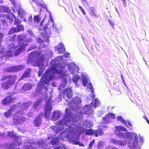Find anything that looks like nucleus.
I'll list each match as a JSON object with an SVG mask.
<instances>
[{
    "mask_svg": "<svg viewBox=\"0 0 149 149\" xmlns=\"http://www.w3.org/2000/svg\"><path fill=\"white\" fill-rule=\"evenodd\" d=\"M54 73L60 74L63 77L68 76L65 67L60 63H55L52 65L51 69L47 70L43 74L40 82L41 88L43 87L54 78Z\"/></svg>",
    "mask_w": 149,
    "mask_h": 149,
    "instance_id": "nucleus-1",
    "label": "nucleus"
},
{
    "mask_svg": "<svg viewBox=\"0 0 149 149\" xmlns=\"http://www.w3.org/2000/svg\"><path fill=\"white\" fill-rule=\"evenodd\" d=\"M17 79V76L15 74H9L3 76L1 79V81L8 80L1 83V87L6 90L8 89L11 86L15 84Z\"/></svg>",
    "mask_w": 149,
    "mask_h": 149,
    "instance_id": "nucleus-2",
    "label": "nucleus"
},
{
    "mask_svg": "<svg viewBox=\"0 0 149 149\" xmlns=\"http://www.w3.org/2000/svg\"><path fill=\"white\" fill-rule=\"evenodd\" d=\"M65 112V115L63 118L57 122L56 124L57 125H63L70 121L72 117V112L69 111L68 108L66 109Z\"/></svg>",
    "mask_w": 149,
    "mask_h": 149,
    "instance_id": "nucleus-3",
    "label": "nucleus"
},
{
    "mask_svg": "<svg viewBox=\"0 0 149 149\" xmlns=\"http://www.w3.org/2000/svg\"><path fill=\"white\" fill-rule=\"evenodd\" d=\"M78 124V122L77 120H74L73 121V123L72 124V126H69V133L70 135L72 136H75L78 134L80 127L77 125Z\"/></svg>",
    "mask_w": 149,
    "mask_h": 149,
    "instance_id": "nucleus-4",
    "label": "nucleus"
},
{
    "mask_svg": "<svg viewBox=\"0 0 149 149\" xmlns=\"http://www.w3.org/2000/svg\"><path fill=\"white\" fill-rule=\"evenodd\" d=\"M26 120V118L21 114H16L14 115L13 121L14 124L18 125L24 122Z\"/></svg>",
    "mask_w": 149,
    "mask_h": 149,
    "instance_id": "nucleus-5",
    "label": "nucleus"
},
{
    "mask_svg": "<svg viewBox=\"0 0 149 149\" xmlns=\"http://www.w3.org/2000/svg\"><path fill=\"white\" fill-rule=\"evenodd\" d=\"M115 115L112 113H109L106 114L102 118V122L105 124H108L111 122V118L112 119L115 118Z\"/></svg>",
    "mask_w": 149,
    "mask_h": 149,
    "instance_id": "nucleus-6",
    "label": "nucleus"
},
{
    "mask_svg": "<svg viewBox=\"0 0 149 149\" xmlns=\"http://www.w3.org/2000/svg\"><path fill=\"white\" fill-rule=\"evenodd\" d=\"M43 113H42L39 114L38 116L36 117L35 119L33 121V124L35 127H39L42 123V117Z\"/></svg>",
    "mask_w": 149,
    "mask_h": 149,
    "instance_id": "nucleus-7",
    "label": "nucleus"
},
{
    "mask_svg": "<svg viewBox=\"0 0 149 149\" xmlns=\"http://www.w3.org/2000/svg\"><path fill=\"white\" fill-rule=\"evenodd\" d=\"M63 97L64 99L67 101L66 97L68 99L72 98V91L70 88H67L63 91Z\"/></svg>",
    "mask_w": 149,
    "mask_h": 149,
    "instance_id": "nucleus-8",
    "label": "nucleus"
},
{
    "mask_svg": "<svg viewBox=\"0 0 149 149\" xmlns=\"http://www.w3.org/2000/svg\"><path fill=\"white\" fill-rule=\"evenodd\" d=\"M52 107L51 104H47L44 108L45 117V118H48L50 116Z\"/></svg>",
    "mask_w": 149,
    "mask_h": 149,
    "instance_id": "nucleus-9",
    "label": "nucleus"
},
{
    "mask_svg": "<svg viewBox=\"0 0 149 149\" xmlns=\"http://www.w3.org/2000/svg\"><path fill=\"white\" fill-rule=\"evenodd\" d=\"M25 68L24 65H19L16 66H13L10 67L8 69V71L9 72H18L23 70Z\"/></svg>",
    "mask_w": 149,
    "mask_h": 149,
    "instance_id": "nucleus-10",
    "label": "nucleus"
},
{
    "mask_svg": "<svg viewBox=\"0 0 149 149\" xmlns=\"http://www.w3.org/2000/svg\"><path fill=\"white\" fill-rule=\"evenodd\" d=\"M19 48L15 50L14 56H17L19 55L21 52L24 51L25 50V48L28 45L27 43H24L23 42L21 44H19Z\"/></svg>",
    "mask_w": 149,
    "mask_h": 149,
    "instance_id": "nucleus-11",
    "label": "nucleus"
},
{
    "mask_svg": "<svg viewBox=\"0 0 149 149\" xmlns=\"http://www.w3.org/2000/svg\"><path fill=\"white\" fill-rule=\"evenodd\" d=\"M14 100L11 95H8L2 100L1 102L4 105L10 104L13 102Z\"/></svg>",
    "mask_w": 149,
    "mask_h": 149,
    "instance_id": "nucleus-12",
    "label": "nucleus"
},
{
    "mask_svg": "<svg viewBox=\"0 0 149 149\" xmlns=\"http://www.w3.org/2000/svg\"><path fill=\"white\" fill-rule=\"evenodd\" d=\"M41 54L40 52H33L30 53L29 55V57L31 60L34 61V60H36L38 58V57Z\"/></svg>",
    "mask_w": 149,
    "mask_h": 149,
    "instance_id": "nucleus-13",
    "label": "nucleus"
},
{
    "mask_svg": "<svg viewBox=\"0 0 149 149\" xmlns=\"http://www.w3.org/2000/svg\"><path fill=\"white\" fill-rule=\"evenodd\" d=\"M32 86L29 83H25L22 87L21 90L22 92H24L30 90L32 88Z\"/></svg>",
    "mask_w": 149,
    "mask_h": 149,
    "instance_id": "nucleus-14",
    "label": "nucleus"
},
{
    "mask_svg": "<svg viewBox=\"0 0 149 149\" xmlns=\"http://www.w3.org/2000/svg\"><path fill=\"white\" fill-rule=\"evenodd\" d=\"M111 142L113 143L116 144L118 145L124 146L126 144V141L123 140H117L114 139H111Z\"/></svg>",
    "mask_w": 149,
    "mask_h": 149,
    "instance_id": "nucleus-15",
    "label": "nucleus"
},
{
    "mask_svg": "<svg viewBox=\"0 0 149 149\" xmlns=\"http://www.w3.org/2000/svg\"><path fill=\"white\" fill-rule=\"evenodd\" d=\"M31 70L29 69L28 71H25L22 76L19 79L18 81H20L24 79L30 77L31 75Z\"/></svg>",
    "mask_w": 149,
    "mask_h": 149,
    "instance_id": "nucleus-16",
    "label": "nucleus"
},
{
    "mask_svg": "<svg viewBox=\"0 0 149 149\" xmlns=\"http://www.w3.org/2000/svg\"><path fill=\"white\" fill-rule=\"evenodd\" d=\"M40 57H38V59L36 61V63L38 66H40L41 64L44 61L45 59V56L44 54H40Z\"/></svg>",
    "mask_w": 149,
    "mask_h": 149,
    "instance_id": "nucleus-17",
    "label": "nucleus"
},
{
    "mask_svg": "<svg viewBox=\"0 0 149 149\" xmlns=\"http://www.w3.org/2000/svg\"><path fill=\"white\" fill-rule=\"evenodd\" d=\"M103 131L101 128H98L95 130H94V134L96 137H97L98 136H100L103 135Z\"/></svg>",
    "mask_w": 149,
    "mask_h": 149,
    "instance_id": "nucleus-18",
    "label": "nucleus"
},
{
    "mask_svg": "<svg viewBox=\"0 0 149 149\" xmlns=\"http://www.w3.org/2000/svg\"><path fill=\"white\" fill-rule=\"evenodd\" d=\"M61 45L59 47L57 48V50L59 51V53H63L65 51V49L63 45L61 43H59Z\"/></svg>",
    "mask_w": 149,
    "mask_h": 149,
    "instance_id": "nucleus-19",
    "label": "nucleus"
},
{
    "mask_svg": "<svg viewBox=\"0 0 149 149\" xmlns=\"http://www.w3.org/2000/svg\"><path fill=\"white\" fill-rule=\"evenodd\" d=\"M42 99H38L36 101L34 104V107L35 109H36L38 107V106L41 104Z\"/></svg>",
    "mask_w": 149,
    "mask_h": 149,
    "instance_id": "nucleus-20",
    "label": "nucleus"
},
{
    "mask_svg": "<svg viewBox=\"0 0 149 149\" xmlns=\"http://www.w3.org/2000/svg\"><path fill=\"white\" fill-rule=\"evenodd\" d=\"M91 12L90 13V14L91 16H93L95 18H97L98 16L95 13V10L94 7H91L90 8Z\"/></svg>",
    "mask_w": 149,
    "mask_h": 149,
    "instance_id": "nucleus-21",
    "label": "nucleus"
},
{
    "mask_svg": "<svg viewBox=\"0 0 149 149\" xmlns=\"http://www.w3.org/2000/svg\"><path fill=\"white\" fill-rule=\"evenodd\" d=\"M49 24V22L47 23L44 26L43 28L44 30L45 31L47 34H49L50 33L51 30L50 29H48V28L50 29V27H49L48 26Z\"/></svg>",
    "mask_w": 149,
    "mask_h": 149,
    "instance_id": "nucleus-22",
    "label": "nucleus"
},
{
    "mask_svg": "<svg viewBox=\"0 0 149 149\" xmlns=\"http://www.w3.org/2000/svg\"><path fill=\"white\" fill-rule=\"evenodd\" d=\"M14 17L15 18V16L13 15V14L11 15H10L8 16H6V19L8 22H9L10 23H11L13 21V17Z\"/></svg>",
    "mask_w": 149,
    "mask_h": 149,
    "instance_id": "nucleus-23",
    "label": "nucleus"
},
{
    "mask_svg": "<svg viewBox=\"0 0 149 149\" xmlns=\"http://www.w3.org/2000/svg\"><path fill=\"white\" fill-rule=\"evenodd\" d=\"M15 27L16 28V30L17 32L21 31H23L24 30V27L22 25H17Z\"/></svg>",
    "mask_w": 149,
    "mask_h": 149,
    "instance_id": "nucleus-24",
    "label": "nucleus"
},
{
    "mask_svg": "<svg viewBox=\"0 0 149 149\" xmlns=\"http://www.w3.org/2000/svg\"><path fill=\"white\" fill-rule=\"evenodd\" d=\"M85 111L88 114H89L92 112V109L91 108V106L87 105L85 106L84 107Z\"/></svg>",
    "mask_w": 149,
    "mask_h": 149,
    "instance_id": "nucleus-25",
    "label": "nucleus"
},
{
    "mask_svg": "<svg viewBox=\"0 0 149 149\" xmlns=\"http://www.w3.org/2000/svg\"><path fill=\"white\" fill-rule=\"evenodd\" d=\"M116 130L119 132L120 131H123L124 132H127V130L123 126H117L115 127Z\"/></svg>",
    "mask_w": 149,
    "mask_h": 149,
    "instance_id": "nucleus-26",
    "label": "nucleus"
},
{
    "mask_svg": "<svg viewBox=\"0 0 149 149\" xmlns=\"http://www.w3.org/2000/svg\"><path fill=\"white\" fill-rule=\"evenodd\" d=\"M94 130L92 129H90L87 130L86 131V134L91 135L94 134Z\"/></svg>",
    "mask_w": 149,
    "mask_h": 149,
    "instance_id": "nucleus-27",
    "label": "nucleus"
},
{
    "mask_svg": "<svg viewBox=\"0 0 149 149\" xmlns=\"http://www.w3.org/2000/svg\"><path fill=\"white\" fill-rule=\"evenodd\" d=\"M125 133H122L120 132H118L117 133V136L119 137L120 138H122L123 137H124V134ZM126 136H127L128 135H129V134H131V132H127L125 133Z\"/></svg>",
    "mask_w": 149,
    "mask_h": 149,
    "instance_id": "nucleus-28",
    "label": "nucleus"
},
{
    "mask_svg": "<svg viewBox=\"0 0 149 149\" xmlns=\"http://www.w3.org/2000/svg\"><path fill=\"white\" fill-rule=\"evenodd\" d=\"M34 19L35 22L37 23H39L41 19V18L40 17L39 15L34 16Z\"/></svg>",
    "mask_w": 149,
    "mask_h": 149,
    "instance_id": "nucleus-29",
    "label": "nucleus"
},
{
    "mask_svg": "<svg viewBox=\"0 0 149 149\" xmlns=\"http://www.w3.org/2000/svg\"><path fill=\"white\" fill-rule=\"evenodd\" d=\"M12 113L8 110L7 111L4 113V116L5 117L10 118L11 117Z\"/></svg>",
    "mask_w": 149,
    "mask_h": 149,
    "instance_id": "nucleus-30",
    "label": "nucleus"
},
{
    "mask_svg": "<svg viewBox=\"0 0 149 149\" xmlns=\"http://www.w3.org/2000/svg\"><path fill=\"white\" fill-rule=\"evenodd\" d=\"M15 32H17L16 30V28L12 27L9 31L8 34L9 35L12 34Z\"/></svg>",
    "mask_w": 149,
    "mask_h": 149,
    "instance_id": "nucleus-31",
    "label": "nucleus"
},
{
    "mask_svg": "<svg viewBox=\"0 0 149 149\" xmlns=\"http://www.w3.org/2000/svg\"><path fill=\"white\" fill-rule=\"evenodd\" d=\"M80 79V77L78 76H76L75 75L73 77L72 79V81L75 83L76 84L78 80Z\"/></svg>",
    "mask_w": 149,
    "mask_h": 149,
    "instance_id": "nucleus-32",
    "label": "nucleus"
},
{
    "mask_svg": "<svg viewBox=\"0 0 149 149\" xmlns=\"http://www.w3.org/2000/svg\"><path fill=\"white\" fill-rule=\"evenodd\" d=\"M21 22V20L16 18L15 17L14 19V24L15 25H17V26L20 25Z\"/></svg>",
    "mask_w": 149,
    "mask_h": 149,
    "instance_id": "nucleus-33",
    "label": "nucleus"
},
{
    "mask_svg": "<svg viewBox=\"0 0 149 149\" xmlns=\"http://www.w3.org/2000/svg\"><path fill=\"white\" fill-rule=\"evenodd\" d=\"M93 107L95 108H96L100 104L99 102L97 99H95L94 101H93Z\"/></svg>",
    "mask_w": 149,
    "mask_h": 149,
    "instance_id": "nucleus-34",
    "label": "nucleus"
},
{
    "mask_svg": "<svg viewBox=\"0 0 149 149\" xmlns=\"http://www.w3.org/2000/svg\"><path fill=\"white\" fill-rule=\"evenodd\" d=\"M58 114L56 111H54L53 112V115L52 117V119L54 120L58 119Z\"/></svg>",
    "mask_w": 149,
    "mask_h": 149,
    "instance_id": "nucleus-35",
    "label": "nucleus"
},
{
    "mask_svg": "<svg viewBox=\"0 0 149 149\" xmlns=\"http://www.w3.org/2000/svg\"><path fill=\"white\" fill-rule=\"evenodd\" d=\"M117 120L120 121L122 123L125 125L126 124V121L122 118V116H118L117 117Z\"/></svg>",
    "mask_w": 149,
    "mask_h": 149,
    "instance_id": "nucleus-36",
    "label": "nucleus"
},
{
    "mask_svg": "<svg viewBox=\"0 0 149 149\" xmlns=\"http://www.w3.org/2000/svg\"><path fill=\"white\" fill-rule=\"evenodd\" d=\"M83 85L84 86H86L87 85L88 81L87 79L85 78H83L82 79Z\"/></svg>",
    "mask_w": 149,
    "mask_h": 149,
    "instance_id": "nucleus-37",
    "label": "nucleus"
},
{
    "mask_svg": "<svg viewBox=\"0 0 149 149\" xmlns=\"http://www.w3.org/2000/svg\"><path fill=\"white\" fill-rule=\"evenodd\" d=\"M8 135L11 138H13L14 139L17 138V136L15 134H13L11 133V132H8Z\"/></svg>",
    "mask_w": 149,
    "mask_h": 149,
    "instance_id": "nucleus-38",
    "label": "nucleus"
},
{
    "mask_svg": "<svg viewBox=\"0 0 149 149\" xmlns=\"http://www.w3.org/2000/svg\"><path fill=\"white\" fill-rule=\"evenodd\" d=\"M17 41H18L19 42H22L23 40V39L22 38V35H19L17 36Z\"/></svg>",
    "mask_w": 149,
    "mask_h": 149,
    "instance_id": "nucleus-39",
    "label": "nucleus"
},
{
    "mask_svg": "<svg viewBox=\"0 0 149 149\" xmlns=\"http://www.w3.org/2000/svg\"><path fill=\"white\" fill-rule=\"evenodd\" d=\"M2 12H4L7 13L9 12V8L6 6H2Z\"/></svg>",
    "mask_w": 149,
    "mask_h": 149,
    "instance_id": "nucleus-40",
    "label": "nucleus"
},
{
    "mask_svg": "<svg viewBox=\"0 0 149 149\" xmlns=\"http://www.w3.org/2000/svg\"><path fill=\"white\" fill-rule=\"evenodd\" d=\"M32 1L37 6L40 5L41 0H32Z\"/></svg>",
    "mask_w": 149,
    "mask_h": 149,
    "instance_id": "nucleus-41",
    "label": "nucleus"
},
{
    "mask_svg": "<svg viewBox=\"0 0 149 149\" xmlns=\"http://www.w3.org/2000/svg\"><path fill=\"white\" fill-rule=\"evenodd\" d=\"M16 107V105H15L14 106H12L8 110L11 113H12V112L13 111L15 110Z\"/></svg>",
    "mask_w": 149,
    "mask_h": 149,
    "instance_id": "nucleus-42",
    "label": "nucleus"
},
{
    "mask_svg": "<svg viewBox=\"0 0 149 149\" xmlns=\"http://www.w3.org/2000/svg\"><path fill=\"white\" fill-rule=\"evenodd\" d=\"M103 142L102 141H100L97 143V148L98 149H100L101 147L103 146Z\"/></svg>",
    "mask_w": 149,
    "mask_h": 149,
    "instance_id": "nucleus-43",
    "label": "nucleus"
},
{
    "mask_svg": "<svg viewBox=\"0 0 149 149\" xmlns=\"http://www.w3.org/2000/svg\"><path fill=\"white\" fill-rule=\"evenodd\" d=\"M6 55L8 57L12 56V52L11 51H9L7 52Z\"/></svg>",
    "mask_w": 149,
    "mask_h": 149,
    "instance_id": "nucleus-44",
    "label": "nucleus"
},
{
    "mask_svg": "<svg viewBox=\"0 0 149 149\" xmlns=\"http://www.w3.org/2000/svg\"><path fill=\"white\" fill-rule=\"evenodd\" d=\"M138 139H136L134 141L133 143V146H136L138 145Z\"/></svg>",
    "mask_w": 149,
    "mask_h": 149,
    "instance_id": "nucleus-45",
    "label": "nucleus"
},
{
    "mask_svg": "<svg viewBox=\"0 0 149 149\" xmlns=\"http://www.w3.org/2000/svg\"><path fill=\"white\" fill-rule=\"evenodd\" d=\"M88 86L89 87L90 89L91 90L92 93H93L94 90L93 88L92 85L91 83H89Z\"/></svg>",
    "mask_w": 149,
    "mask_h": 149,
    "instance_id": "nucleus-46",
    "label": "nucleus"
},
{
    "mask_svg": "<svg viewBox=\"0 0 149 149\" xmlns=\"http://www.w3.org/2000/svg\"><path fill=\"white\" fill-rule=\"evenodd\" d=\"M79 8L81 10V11L82 12L83 14L85 15L86 14V13L84 10L83 8L80 6H79Z\"/></svg>",
    "mask_w": 149,
    "mask_h": 149,
    "instance_id": "nucleus-47",
    "label": "nucleus"
},
{
    "mask_svg": "<svg viewBox=\"0 0 149 149\" xmlns=\"http://www.w3.org/2000/svg\"><path fill=\"white\" fill-rule=\"evenodd\" d=\"M37 48V46L36 45H33L31 46L28 49V51H30L32 49H34Z\"/></svg>",
    "mask_w": 149,
    "mask_h": 149,
    "instance_id": "nucleus-48",
    "label": "nucleus"
},
{
    "mask_svg": "<svg viewBox=\"0 0 149 149\" xmlns=\"http://www.w3.org/2000/svg\"><path fill=\"white\" fill-rule=\"evenodd\" d=\"M95 141V140H92V141H91L90 143H89V146H88L89 148H92V146L93 145V144L94 143Z\"/></svg>",
    "mask_w": 149,
    "mask_h": 149,
    "instance_id": "nucleus-49",
    "label": "nucleus"
},
{
    "mask_svg": "<svg viewBox=\"0 0 149 149\" xmlns=\"http://www.w3.org/2000/svg\"><path fill=\"white\" fill-rule=\"evenodd\" d=\"M51 143L52 145H55L57 143L55 139H53L51 141Z\"/></svg>",
    "mask_w": 149,
    "mask_h": 149,
    "instance_id": "nucleus-50",
    "label": "nucleus"
},
{
    "mask_svg": "<svg viewBox=\"0 0 149 149\" xmlns=\"http://www.w3.org/2000/svg\"><path fill=\"white\" fill-rule=\"evenodd\" d=\"M108 22H109V23H110V24H111V26H112V27L113 28H114V23L113 22H112V21L111 20H110V19H109L108 21Z\"/></svg>",
    "mask_w": 149,
    "mask_h": 149,
    "instance_id": "nucleus-51",
    "label": "nucleus"
},
{
    "mask_svg": "<svg viewBox=\"0 0 149 149\" xmlns=\"http://www.w3.org/2000/svg\"><path fill=\"white\" fill-rule=\"evenodd\" d=\"M72 141L73 142V144L75 145H78L79 143V141H76L75 140H72Z\"/></svg>",
    "mask_w": 149,
    "mask_h": 149,
    "instance_id": "nucleus-52",
    "label": "nucleus"
},
{
    "mask_svg": "<svg viewBox=\"0 0 149 149\" xmlns=\"http://www.w3.org/2000/svg\"><path fill=\"white\" fill-rule=\"evenodd\" d=\"M3 36V35L0 33V43L2 42V38Z\"/></svg>",
    "mask_w": 149,
    "mask_h": 149,
    "instance_id": "nucleus-53",
    "label": "nucleus"
},
{
    "mask_svg": "<svg viewBox=\"0 0 149 149\" xmlns=\"http://www.w3.org/2000/svg\"><path fill=\"white\" fill-rule=\"evenodd\" d=\"M70 56V55L69 53H65L64 54V57L65 58H67V57L69 58Z\"/></svg>",
    "mask_w": 149,
    "mask_h": 149,
    "instance_id": "nucleus-54",
    "label": "nucleus"
},
{
    "mask_svg": "<svg viewBox=\"0 0 149 149\" xmlns=\"http://www.w3.org/2000/svg\"><path fill=\"white\" fill-rule=\"evenodd\" d=\"M123 2V4L125 7H126L127 6L126 0H121Z\"/></svg>",
    "mask_w": 149,
    "mask_h": 149,
    "instance_id": "nucleus-55",
    "label": "nucleus"
},
{
    "mask_svg": "<svg viewBox=\"0 0 149 149\" xmlns=\"http://www.w3.org/2000/svg\"><path fill=\"white\" fill-rule=\"evenodd\" d=\"M78 145H79V146H81L84 147L85 146L84 144H83L81 143H80L79 141V143L78 144Z\"/></svg>",
    "mask_w": 149,
    "mask_h": 149,
    "instance_id": "nucleus-56",
    "label": "nucleus"
},
{
    "mask_svg": "<svg viewBox=\"0 0 149 149\" xmlns=\"http://www.w3.org/2000/svg\"><path fill=\"white\" fill-rule=\"evenodd\" d=\"M83 3H87V0H81Z\"/></svg>",
    "mask_w": 149,
    "mask_h": 149,
    "instance_id": "nucleus-57",
    "label": "nucleus"
},
{
    "mask_svg": "<svg viewBox=\"0 0 149 149\" xmlns=\"http://www.w3.org/2000/svg\"><path fill=\"white\" fill-rule=\"evenodd\" d=\"M1 21L3 23H6V20L5 19H2Z\"/></svg>",
    "mask_w": 149,
    "mask_h": 149,
    "instance_id": "nucleus-58",
    "label": "nucleus"
},
{
    "mask_svg": "<svg viewBox=\"0 0 149 149\" xmlns=\"http://www.w3.org/2000/svg\"><path fill=\"white\" fill-rule=\"evenodd\" d=\"M43 20L44 19H43V20L40 23V26H41L43 25Z\"/></svg>",
    "mask_w": 149,
    "mask_h": 149,
    "instance_id": "nucleus-59",
    "label": "nucleus"
},
{
    "mask_svg": "<svg viewBox=\"0 0 149 149\" xmlns=\"http://www.w3.org/2000/svg\"><path fill=\"white\" fill-rule=\"evenodd\" d=\"M16 36V35H14L12 37V40H14L15 39V37Z\"/></svg>",
    "mask_w": 149,
    "mask_h": 149,
    "instance_id": "nucleus-60",
    "label": "nucleus"
},
{
    "mask_svg": "<svg viewBox=\"0 0 149 149\" xmlns=\"http://www.w3.org/2000/svg\"><path fill=\"white\" fill-rule=\"evenodd\" d=\"M2 6H0V12H2Z\"/></svg>",
    "mask_w": 149,
    "mask_h": 149,
    "instance_id": "nucleus-61",
    "label": "nucleus"
},
{
    "mask_svg": "<svg viewBox=\"0 0 149 149\" xmlns=\"http://www.w3.org/2000/svg\"><path fill=\"white\" fill-rule=\"evenodd\" d=\"M128 125H130V126L132 127V125L131 123L130 122H128Z\"/></svg>",
    "mask_w": 149,
    "mask_h": 149,
    "instance_id": "nucleus-62",
    "label": "nucleus"
},
{
    "mask_svg": "<svg viewBox=\"0 0 149 149\" xmlns=\"http://www.w3.org/2000/svg\"><path fill=\"white\" fill-rule=\"evenodd\" d=\"M42 74V73L41 72H39L38 73V76H40L41 75V74Z\"/></svg>",
    "mask_w": 149,
    "mask_h": 149,
    "instance_id": "nucleus-63",
    "label": "nucleus"
},
{
    "mask_svg": "<svg viewBox=\"0 0 149 149\" xmlns=\"http://www.w3.org/2000/svg\"><path fill=\"white\" fill-rule=\"evenodd\" d=\"M143 118H145V119L146 120L147 119L146 116H144Z\"/></svg>",
    "mask_w": 149,
    "mask_h": 149,
    "instance_id": "nucleus-64",
    "label": "nucleus"
}]
</instances>
